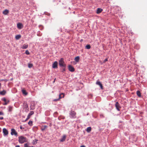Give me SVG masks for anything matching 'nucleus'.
<instances>
[{"label":"nucleus","mask_w":147,"mask_h":147,"mask_svg":"<svg viewBox=\"0 0 147 147\" xmlns=\"http://www.w3.org/2000/svg\"><path fill=\"white\" fill-rule=\"evenodd\" d=\"M19 143L21 144H23L24 142H27V138L23 136H20L19 137Z\"/></svg>","instance_id":"1"},{"label":"nucleus","mask_w":147,"mask_h":147,"mask_svg":"<svg viewBox=\"0 0 147 147\" xmlns=\"http://www.w3.org/2000/svg\"><path fill=\"white\" fill-rule=\"evenodd\" d=\"M59 64L61 67H66V65L65 63L63 58H61L59 60Z\"/></svg>","instance_id":"2"},{"label":"nucleus","mask_w":147,"mask_h":147,"mask_svg":"<svg viewBox=\"0 0 147 147\" xmlns=\"http://www.w3.org/2000/svg\"><path fill=\"white\" fill-rule=\"evenodd\" d=\"M69 114L70 117L71 118H75L76 117V113L74 111H71L70 113Z\"/></svg>","instance_id":"3"},{"label":"nucleus","mask_w":147,"mask_h":147,"mask_svg":"<svg viewBox=\"0 0 147 147\" xmlns=\"http://www.w3.org/2000/svg\"><path fill=\"white\" fill-rule=\"evenodd\" d=\"M64 93H61L59 94V98L57 99H55L53 100L54 101H57L59 100L62 98H64Z\"/></svg>","instance_id":"4"},{"label":"nucleus","mask_w":147,"mask_h":147,"mask_svg":"<svg viewBox=\"0 0 147 147\" xmlns=\"http://www.w3.org/2000/svg\"><path fill=\"white\" fill-rule=\"evenodd\" d=\"M11 135H14L16 136H17L18 135V133L14 129H11Z\"/></svg>","instance_id":"5"},{"label":"nucleus","mask_w":147,"mask_h":147,"mask_svg":"<svg viewBox=\"0 0 147 147\" xmlns=\"http://www.w3.org/2000/svg\"><path fill=\"white\" fill-rule=\"evenodd\" d=\"M115 106L117 110L118 111H119L120 109L121 108V107L120 106V105L118 102H116Z\"/></svg>","instance_id":"6"},{"label":"nucleus","mask_w":147,"mask_h":147,"mask_svg":"<svg viewBox=\"0 0 147 147\" xmlns=\"http://www.w3.org/2000/svg\"><path fill=\"white\" fill-rule=\"evenodd\" d=\"M66 138V136L65 135H63L60 139V141L61 142H63L65 141Z\"/></svg>","instance_id":"7"},{"label":"nucleus","mask_w":147,"mask_h":147,"mask_svg":"<svg viewBox=\"0 0 147 147\" xmlns=\"http://www.w3.org/2000/svg\"><path fill=\"white\" fill-rule=\"evenodd\" d=\"M3 132L4 136L7 135L8 134V131L5 128H4L3 129Z\"/></svg>","instance_id":"8"},{"label":"nucleus","mask_w":147,"mask_h":147,"mask_svg":"<svg viewBox=\"0 0 147 147\" xmlns=\"http://www.w3.org/2000/svg\"><path fill=\"white\" fill-rule=\"evenodd\" d=\"M68 69L71 72H74L75 71L74 68L70 65L68 66Z\"/></svg>","instance_id":"9"},{"label":"nucleus","mask_w":147,"mask_h":147,"mask_svg":"<svg viewBox=\"0 0 147 147\" xmlns=\"http://www.w3.org/2000/svg\"><path fill=\"white\" fill-rule=\"evenodd\" d=\"M58 62L57 61H55L53 64L52 67L53 68L55 69L57 68Z\"/></svg>","instance_id":"10"},{"label":"nucleus","mask_w":147,"mask_h":147,"mask_svg":"<svg viewBox=\"0 0 147 147\" xmlns=\"http://www.w3.org/2000/svg\"><path fill=\"white\" fill-rule=\"evenodd\" d=\"M96 84L99 86L101 89L102 90L103 89L102 85L100 81H97L96 82Z\"/></svg>","instance_id":"11"},{"label":"nucleus","mask_w":147,"mask_h":147,"mask_svg":"<svg viewBox=\"0 0 147 147\" xmlns=\"http://www.w3.org/2000/svg\"><path fill=\"white\" fill-rule=\"evenodd\" d=\"M17 26L18 28L19 29H20L23 28V25L22 24L19 23L17 24Z\"/></svg>","instance_id":"12"},{"label":"nucleus","mask_w":147,"mask_h":147,"mask_svg":"<svg viewBox=\"0 0 147 147\" xmlns=\"http://www.w3.org/2000/svg\"><path fill=\"white\" fill-rule=\"evenodd\" d=\"M102 11V9L100 8H98L96 11V13L99 14Z\"/></svg>","instance_id":"13"},{"label":"nucleus","mask_w":147,"mask_h":147,"mask_svg":"<svg viewBox=\"0 0 147 147\" xmlns=\"http://www.w3.org/2000/svg\"><path fill=\"white\" fill-rule=\"evenodd\" d=\"M28 47V45L27 44H24L22 47H21V48L22 49H27Z\"/></svg>","instance_id":"14"},{"label":"nucleus","mask_w":147,"mask_h":147,"mask_svg":"<svg viewBox=\"0 0 147 147\" xmlns=\"http://www.w3.org/2000/svg\"><path fill=\"white\" fill-rule=\"evenodd\" d=\"M9 10L7 9H5L3 11V13L4 15H6L9 13Z\"/></svg>","instance_id":"15"},{"label":"nucleus","mask_w":147,"mask_h":147,"mask_svg":"<svg viewBox=\"0 0 147 147\" xmlns=\"http://www.w3.org/2000/svg\"><path fill=\"white\" fill-rule=\"evenodd\" d=\"M6 93V91L5 90H3V91L0 92V94L4 95Z\"/></svg>","instance_id":"16"},{"label":"nucleus","mask_w":147,"mask_h":147,"mask_svg":"<svg viewBox=\"0 0 147 147\" xmlns=\"http://www.w3.org/2000/svg\"><path fill=\"white\" fill-rule=\"evenodd\" d=\"M136 93L137 96L139 97H140L141 96V94L139 90H138L136 92Z\"/></svg>","instance_id":"17"},{"label":"nucleus","mask_w":147,"mask_h":147,"mask_svg":"<svg viewBox=\"0 0 147 147\" xmlns=\"http://www.w3.org/2000/svg\"><path fill=\"white\" fill-rule=\"evenodd\" d=\"M34 114V112L33 111H31L28 114V116L30 118L31 116L32 115Z\"/></svg>","instance_id":"18"},{"label":"nucleus","mask_w":147,"mask_h":147,"mask_svg":"<svg viewBox=\"0 0 147 147\" xmlns=\"http://www.w3.org/2000/svg\"><path fill=\"white\" fill-rule=\"evenodd\" d=\"M21 36L20 35H16L15 36V38L16 40H18L21 38Z\"/></svg>","instance_id":"19"},{"label":"nucleus","mask_w":147,"mask_h":147,"mask_svg":"<svg viewBox=\"0 0 147 147\" xmlns=\"http://www.w3.org/2000/svg\"><path fill=\"white\" fill-rule=\"evenodd\" d=\"M91 127H89L87 128L86 131L88 132L89 133L91 131Z\"/></svg>","instance_id":"20"},{"label":"nucleus","mask_w":147,"mask_h":147,"mask_svg":"<svg viewBox=\"0 0 147 147\" xmlns=\"http://www.w3.org/2000/svg\"><path fill=\"white\" fill-rule=\"evenodd\" d=\"M80 59V57L79 56H77L75 58V60L76 62H78Z\"/></svg>","instance_id":"21"},{"label":"nucleus","mask_w":147,"mask_h":147,"mask_svg":"<svg viewBox=\"0 0 147 147\" xmlns=\"http://www.w3.org/2000/svg\"><path fill=\"white\" fill-rule=\"evenodd\" d=\"M13 109V107L11 106H9L8 107V111L9 112H11Z\"/></svg>","instance_id":"22"},{"label":"nucleus","mask_w":147,"mask_h":147,"mask_svg":"<svg viewBox=\"0 0 147 147\" xmlns=\"http://www.w3.org/2000/svg\"><path fill=\"white\" fill-rule=\"evenodd\" d=\"M47 127V125H44L41 128V130L42 131H44L45 130Z\"/></svg>","instance_id":"23"},{"label":"nucleus","mask_w":147,"mask_h":147,"mask_svg":"<svg viewBox=\"0 0 147 147\" xmlns=\"http://www.w3.org/2000/svg\"><path fill=\"white\" fill-rule=\"evenodd\" d=\"M22 93L23 94H24L25 95H27L28 94L27 92L25 90H22Z\"/></svg>","instance_id":"24"},{"label":"nucleus","mask_w":147,"mask_h":147,"mask_svg":"<svg viewBox=\"0 0 147 147\" xmlns=\"http://www.w3.org/2000/svg\"><path fill=\"white\" fill-rule=\"evenodd\" d=\"M38 141L37 140L35 139L33 141L32 143L33 144H36L37 143V141Z\"/></svg>","instance_id":"25"},{"label":"nucleus","mask_w":147,"mask_h":147,"mask_svg":"<svg viewBox=\"0 0 147 147\" xmlns=\"http://www.w3.org/2000/svg\"><path fill=\"white\" fill-rule=\"evenodd\" d=\"M32 121H30L28 122V123L29 125L30 126H32Z\"/></svg>","instance_id":"26"},{"label":"nucleus","mask_w":147,"mask_h":147,"mask_svg":"<svg viewBox=\"0 0 147 147\" xmlns=\"http://www.w3.org/2000/svg\"><path fill=\"white\" fill-rule=\"evenodd\" d=\"M91 48L90 45H87L86 46V48L87 49H90Z\"/></svg>","instance_id":"27"},{"label":"nucleus","mask_w":147,"mask_h":147,"mask_svg":"<svg viewBox=\"0 0 147 147\" xmlns=\"http://www.w3.org/2000/svg\"><path fill=\"white\" fill-rule=\"evenodd\" d=\"M24 105L25 108L27 109L28 108V106L27 104L25 102L24 103Z\"/></svg>","instance_id":"28"},{"label":"nucleus","mask_w":147,"mask_h":147,"mask_svg":"<svg viewBox=\"0 0 147 147\" xmlns=\"http://www.w3.org/2000/svg\"><path fill=\"white\" fill-rule=\"evenodd\" d=\"M33 65L31 63H29L28 64V67L29 68H31L32 67Z\"/></svg>","instance_id":"29"},{"label":"nucleus","mask_w":147,"mask_h":147,"mask_svg":"<svg viewBox=\"0 0 147 147\" xmlns=\"http://www.w3.org/2000/svg\"><path fill=\"white\" fill-rule=\"evenodd\" d=\"M25 53L27 55H29L30 54L29 51L28 50H27L26 51Z\"/></svg>","instance_id":"30"},{"label":"nucleus","mask_w":147,"mask_h":147,"mask_svg":"<svg viewBox=\"0 0 147 147\" xmlns=\"http://www.w3.org/2000/svg\"><path fill=\"white\" fill-rule=\"evenodd\" d=\"M24 147H33L32 146H28L27 144H24Z\"/></svg>","instance_id":"31"},{"label":"nucleus","mask_w":147,"mask_h":147,"mask_svg":"<svg viewBox=\"0 0 147 147\" xmlns=\"http://www.w3.org/2000/svg\"><path fill=\"white\" fill-rule=\"evenodd\" d=\"M9 102V100H7V102H5L3 104L4 105H6Z\"/></svg>","instance_id":"32"},{"label":"nucleus","mask_w":147,"mask_h":147,"mask_svg":"<svg viewBox=\"0 0 147 147\" xmlns=\"http://www.w3.org/2000/svg\"><path fill=\"white\" fill-rule=\"evenodd\" d=\"M3 101H4L5 102H7V101L6 99L5 98H4L2 99Z\"/></svg>","instance_id":"33"},{"label":"nucleus","mask_w":147,"mask_h":147,"mask_svg":"<svg viewBox=\"0 0 147 147\" xmlns=\"http://www.w3.org/2000/svg\"><path fill=\"white\" fill-rule=\"evenodd\" d=\"M63 67V68L62 69V71L63 72H64V71H65V68L66 67Z\"/></svg>","instance_id":"34"},{"label":"nucleus","mask_w":147,"mask_h":147,"mask_svg":"<svg viewBox=\"0 0 147 147\" xmlns=\"http://www.w3.org/2000/svg\"><path fill=\"white\" fill-rule=\"evenodd\" d=\"M108 61V59H105L104 60V61H103V63H105L106 62Z\"/></svg>","instance_id":"35"},{"label":"nucleus","mask_w":147,"mask_h":147,"mask_svg":"<svg viewBox=\"0 0 147 147\" xmlns=\"http://www.w3.org/2000/svg\"><path fill=\"white\" fill-rule=\"evenodd\" d=\"M30 118L29 117H28L27 116V118H26V119L25 120V121L28 120V119H29Z\"/></svg>","instance_id":"36"},{"label":"nucleus","mask_w":147,"mask_h":147,"mask_svg":"<svg viewBox=\"0 0 147 147\" xmlns=\"http://www.w3.org/2000/svg\"><path fill=\"white\" fill-rule=\"evenodd\" d=\"M3 113L2 112L0 111V115H3Z\"/></svg>","instance_id":"37"},{"label":"nucleus","mask_w":147,"mask_h":147,"mask_svg":"<svg viewBox=\"0 0 147 147\" xmlns=\"http://www.w3.org/2000/svg\"><path fill=\"white\" fill-rule=\"evenodd\" d=\"M20 128L21 129H22L23 128H23L22 127V125L20 126Z\"/></svg>","instance_id":"38"},{"label":"nucleus","mask_w":147,"mask_h":147,"mask_svg":"<svg viewBox=\"0 0 147 147\" xmlns=\"http://www.w3.org/2000/svg\"><path fill=\"white\" fill-rule=\"evenodd\" d=\"M3 119V117H0V119L2 120Z\"/></svg>","instance_id":"39"},{"label":"nucleus","mask_w":147,"mask_h":147,"mask_svg":"<svg viewBox=\"0 0 147 147\" xmlns=\"http://www.w3.org/2000/svg\"><path fill=\"white\" fill-rule=\"evenodd\" d=\"M15 147H20V146L19 145H18L16 146Z\"/></svg>","instance_id":"40"},{"label":"nucleus","mask_w":147,"mask_h":147,"mask_svg":"<svg viewBox=\"0 0 147 147\" xmlns=\"http://www.w3.org/2000/svg\"><path fill=\"white\" fill-rule=\"evenodd\" d=\"M80 147H85V146L84 145H82V146H81Z\"/></svg>","instance_id":"41"},{"label":"nucleus","mask_w":147,"mask_h":147,"mask_svg":"<svg viewBox=\"0 0 147 147\" xmlns=\"http://www.w3.org/2000/svg\"><path fill=\"white\" fill-rule=\"evenodd\" d=\"M3 80H0V81H3Z\"/></svg>","instance_id":"42"},{"label":"nucleus","mask_w":147,"mask_h":147,"mask_svg":"<svg viewBox=\"0 0 147 147\" xmlns=\"http://www.w3.org/2000/svg\"><path fill=\"white\" fill-rule=\"evenodd\" d=\"M1 84L0 83V87H1Z\"/></svg>","instance_id":"43"}]
</instances>
